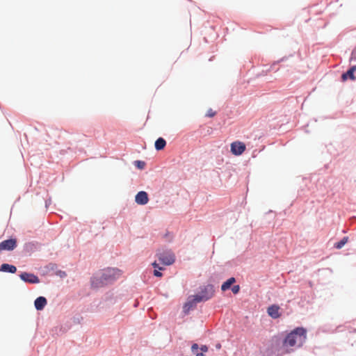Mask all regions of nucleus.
Listing matches in <instances>:
<instances>
[{
  "label": "nucleus",
  "mask_w": 356,
  "mask_h": 356,
  "mask_svg": "<svg viewBox=\"0 0 356 356\" xmlns=\"http://www.w3.org/2000/svg\"><path fill=\"white\" fill-rule=\"evenodd\" d=\"M122 275V271L118 268H108L102 271L98 277H94L91 284L95 288L102 287L104 285L113 282Z\"/></svg>",
  "instance_id": "obj_1"
},
{
  "label": "nucleus",
  "mask_w": 356,
  "mask_h": 356,
  "mask_svg": "<svg viewBox=\"0 0 356 356\" xmlns=\"http://www.w3.org/2000/svg\"><path fill=\"white\" fill-rule=\"evenodd\" d=\"M306 339V330L302 327H298L291 331L284 341L286 348L300 347Z\"/></svg>",
  "instance_id": "obj_2"
},
{
  "label": "nucleus",
  "mask_w": 356,
  "mask_h": 356,
  "mask_svg": "<svg viewBox=\"0 0 356 356\" xmlns=\"http://www.w3.org/2000/svg\"><path fill=\"white\" fill-rule=\"evenodd\" d=\"M214 294V290L211 285L205 286L199 294L193 296H190L184 306L185 312H188L191 308L195 306L197 302L207 301L211 298Z\"/></svg>",
  "instance_id": "obj_3"
},
{
  "label": "nucleus",
  "mask_w": 356,
  "mask_h": 356,
  "mask_svg": "<svg viewBox=\"0 0 356 356\" xmlns=\"http://www.w3.org/2000/svg\"><path fill=\"white\" fill-rule=\"evenodd\" d=\"M156 256L159 262L165 266L172 265L175 261V256L170 250H159L157 251Z\"/></svg>",
  "instance_id": "obj_4"
},
{
  "label": "nucleus",
  "mask_w": 356,
  "mask_h": 356,
  "mask_svg": "<svg viewBox=\"0 0 356 356\" xmlns=\"http://www.w3.org/2000/svg\"><path fill=\"white\" fill-rule=\"evenodd\" d=\"M245 145L241 141H235L231 143V152L234 155H241L245 152Z\"/></svg>",
  "instance_id": "obj_5"
},
{
  "label": "nucleus",
  "mask_w": 356,
  "mask_h": 356,
  "mask_svg": "<svg viewBox=\"0 0 356 356\" xmlns=\"http://www.w3.org/2000/svg\"><path fill=\"white\" fill-rule=\"evenodd\" d=\"M17 246V241L15 238L5 240L0 243V252L3 250H13Z\"/></svg>",
  "instance_id": "obj_6"
},
{
  "label": "nucleus",
  "mask_w": 356,
  "mask_h": 356,
  "mask_svg": "<svg viewBox=\"0 0 356 356\" xmlns=\"http://www.w3.org/2000/svg\"><path fill=\"white\" fill-rule=\"evenodd\" d=\"M20 278L24 282L32 284H36L40 282L39 278L36 275L28 273H22L20 275Z\"/></svg>",
  "instance_id": "obj_7"
},
{
  "label": "nucleus",
  "mask_w": 356,
  "mask_h": 356,
  "mask_svg": "<svg viewBox=\"0 0 356 356\" xmlns=\"http://www.w3.org/2000/svg\"><path fill=\"white\" fill-rule=\"evenodd\" d=\"M148 195L145 191L138 192L135 197L136 202L140 205L146 204L148 202Z\"/></svg>",
  "instance_id": "obj_8"
},
{
  "label": "nucleus",
  "mask_w": 356,
  "mask_h": 356,
  "mask_svg": "<svg viewBox=\"0 0 356 356\" xmlns=\"http://www.w3.org/2000/svg\"><path fill=\"white\" fill-rule=\"evenodd\" d=\"M280 307L277 305H271L268 308V314L273 318H277L280 316Z\"/></svg>",
  "instance_id": "obj_9"
},
{
  "label": "nucleus",
  "mask_w": 356,
  "mask_h": 356,
  "mask_svg": "<svg viewBox=\"0 0 356 356\" xmlns=\"http://www.w3.org/2000/svg\"><path fill=\"white\" fill-rule=\"evenodd\" d=\"M47 301L44 297L40 296L34 302L35 307L37 310H42L47 305Z\"/></svg>",
  "instance_id": "obj_10"
},
{
  "label": "nucleus",
  "mask_w": 356,
  "mask_h": 356,
  "mask_svg": "<svg viewBox=\"0 0 356 356\" xmlns=\"http://www.w3.org/2000/svg\"><path fill=\"white\" fill-rule=\"evenodd\" d=\"M356 70V66H353L350 68L346 73H343L341 76L342 80L346 81L347 79L355 80V76L354 75V72Z\"/></svg>",
  "instance_id": "obj_11"
},
{
  "label": "nucleus",
  "mask_w": 356,
  "mask_h": 356,
  "mask_svg": "<svg viewBox=\"0 0 356 356\" xmlns=\"http://www.w3.org/2000/svg\"><path fill=\"white\" fill-rule=\"evenodd\" d=\"M0 270L4 272L15 273L17 271V268L15 266L10 265L8 264H3L1 266Z\"/></svg>",
  "instance_id": "obj_12"
},
{
  "label": "nucleus",
  "mask_w": 356,
  "mask_h": 356,
  "mask_svg": "<svg viewBox=\"0 0 356 356\" xmlns=\"http://www.w3.org/2000/svg\"><path fill=\"white\" fill-rule=\"evenodd\" d=\"M236 282V280L234 277H230L228 279L226 282H225L222 286L221 289L222 291H225L227 289H229L232 284H233Z\"/></svg>",
  "instance_id": "obj_13"
},
{
  "label": "nucleus",
  "mask_w": 356,
  "mask_h": 356,
  "mask_svg": "<svg viewBox=\"0 0 356 356\" xmlns=\"http://www.w3.org/2000/svg\"><path fill=\"white\" fill-rule=\"evenodd\" d=\"M165 140L163 138H159L155 142V148L156 150H161L165 147Z\"/></svg>",
  "instance_id": "obj_14"
},
{
  "label": "nucleus",
  "mask_w": 356,
  "mask_h": 356,
  "mask_svg": "<svg viewBox=\"0 0 356 356\" xmlns=\"http://www.w3.org/2000/svg\"><path fill=\"white\" fill-rule=\"evenodd\" d=\"M152 266H153L154 268L159 269V270L155 269L154 270V275L156 277H161L162 276V273L159 270H163V267H160L159 266V264L156 261L153 262L152 263Z\"/></svg>",
  "instance_id": "obj_15"
},
{
  "label": "nucleus",
  "mask_w": 356,
  "mask_h": 356,
  "mask_svg": "<svg viewBox=\"0 0 356 356\" xmlns=\"http://www.w3.org/2000/svg\"><path fill=\"white\" fill-rule=\"evenodd\" d=\"M348 237H343L340 241L334 244V248L341 249L348 242Z\"/></svg>",
  "instance_id": "obj_16"
},
{
  "label": "nucleus",
  "mask_w": 356,
  "mask_h": 356,
  "mask_svg": "<svg viewBox=\"0 0 356 356\" xmlns=\"http://www.w3.org/2000/svg\"><path fill=\"white\" fill-rule=\"evenodd\" d=\"M199 347H198V345L197 343H194L191 346V350H192V353L195 355V356H204L203 353H197V350H198Z\"/></svg>",
  "instance_id": "obj_17"
},
{
  "label": "nucleus",
  "mask_w": 356,
  "mask_h": 356,
  "mask_svg": "<svg viewBox=\"0 0 356 356\" xmlns=\"http://www.w3.org/2000/svg\"><path fill=\"white\" fill-rule=\"evenodd\" d=\"M134 163L135 165L139 169H143L145 165V163L141 161H136Z\"/></svg>",
  "instance_id": "obj_18"
},
{
  "label": "nucleus",
  "mask_w": 356,
  "mask_h": 356,
  "mask_svg": "<svg viewBox=\"0 0 356 356\" xmlns=\"http://www.w3.org/2000/svg\"><path fill=\"white\" fill-rule=\"evenodd\" d=\"M215 115H216V112L213 111L211 108H210L207 111L206 116L211 118V117H213Z\"/></svg>",
  "instance_id": "obj_19"
},
{
  "label": "nucleus",
  "mask_w": 356,
  "mask_h": 356,
  "mask_svg": "<svg viewBox=\"0 0 356 356\" xmlns=\"http://www.w3.org/2000/svg\"><path fill=\"white\" fill-rule=\"evenodd\" d=\"M239 290H240V286L239 285H234L233 286V287L232 288V292L234 293V294H236L239 292Z\"/></svg>",
  "instance_id": "obj_20"
},
{
  "label": "nucleus",
  "mask_w": 356,
  "mask_h": 356,
  "mask_svg": "<svg viewBox=\"0 0 356 356\" xmlns=\"http://www.w3.org/2000/svg\"><path fill=\"white\" fill-rule=\"evenodd\" d=\"M200 350H202V352L206 353L208 351V347L205 345H203L201 346Z\"/></svg>",
  "instance_id": "obj_21"
},
{
  "label": "nucleus",
  "mask_w": 356,
  "mask_h": 356,
  "mask_svg": "<svg viewBox=\"0 0 356 356\" xmlns=\"http://www.w3.org/2000/svg\"><path fill=\"white\" fill-rule=\"evenodd\" d=\"M216 348L220 349L221 348V345L220 343L217 344Z\"/></svg>",
  "instance_id": "obj_22"
}]
</instances>
